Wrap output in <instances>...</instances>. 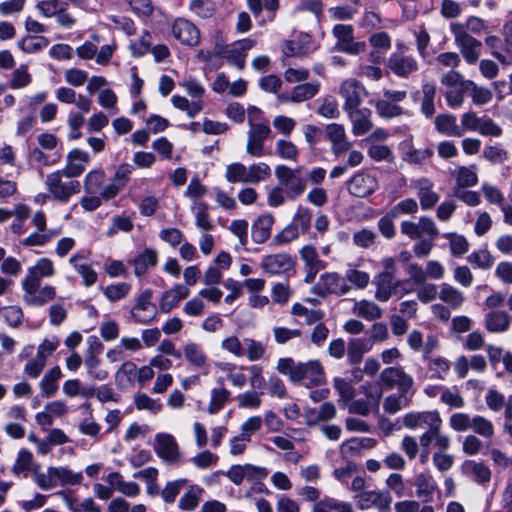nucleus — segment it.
<instances>
[{
	"label": "nucleus",
	"instance_id": "c756f323",
	"mask_svg": "<svg viewBox=\"0 0 512 512\" xmlns=\"http://www.w3.org/2000/svg\"><path fill=\"white\" fill-rule=\"evenodd\" d=\"M345 112L352 122V133L355 136L365 135L372 129L373 122L371 119L372 112L370 109L357 107Z\"/></svg>",
	"mask_w": 512,
	"mask_h": 512
},
{
	"label": "nucleus",
	"instance_id": "a19ab883",
	"mask_svg": "<svg viewBox=\"0 0 512 512\" xmlns=\"http://www.w3.org/2000/svg\"><path fill=\"white\" fill-rule=\"evenodd\" d=\"M463 472L479 484H486L491 479V471L483 463L467 460L462 464Z\"/></svg>",
	"mask_w": 512,
	"mask_h": 512
},
{
	"label": "nucleus",
	"instance_id": "680f3d73",
	"mask_svg": "<svg viewBox=\"0 0 512 512\" xmlns=\"http://www.w3.org/2000/svg\"><path fill=\"white\" fill-rule=\"evenodd\" d=\"M466 88L470 89L472 102L476 106H483L493 98V93L490 89L477 86L473 81H467Z\"/></svg>",
	"mask_w": 512,
	"mask_h": 512
},
{
	"label": "nucleus",
	"instance_id": "f257e3e1",
	"mask_svg": "<svg viewBox=\"0 0 512 512\" xmlns=\"http://www.w3.org/2000/svg\"><path fill=\"white\" fill-rule=\"evenodd\" d=\"M276 369L291 382H303L308 387L320 385L325 380L323 367L317 360L296 362L291 357L280 358Z\"/></svg>",
	"mask_w": 512,
	"mask_h": 512
},
{
	"label": "nucleus",
	"instance_id": "9b49d317",
	"mask_svg": "<svg viewBox=\"0 0 512 512\" xmlns=\"http://www.w3.org/2000/svg\"><path fill=\"white\" fill-rule=\"evenodd\" d=\"M339 95L343 99V110L349 111L360 107L368 92L360 81L355 78H347L339 86Z\"/></svg>",
	"mask_w": 512,
	"mask_h": 512
},
{
	"label": "nucleus",
	"instance_id": "2f4dec72",
	"mask_svg": "<svg viewBox=\"0 0 512 512\" xmlns=\"http://www.w3.org/2000/svg\"><path fill=\"white\" fill-rule=\"evenodd\" d=\"M215 367L219 372L225 374L226 379L237 388H243L247 383V377L243 373L244 366H237L231 362H216Z\"/></svg>",
	"mask_w": 512,
	"mask_h": 512
},
{
	"label": "nucleus",
	"instance_id": "4468645a",
	"mask_svg": "<svg viewBox=\"0 0 512 512\" xmlns=\"http://www.w3.org/2000/svg\"><path fill=\"white\" fill-rule=\"evenodd\" d=\"M332 33L337 39L335 49H337L338 51L350 55H357L363 52L366 48L365 42L354 41L353 28L351 25H335L332 30Z\"/></svg>",
	"mask_w": 512,
	"mask_h": 512
},
{
	"label": "nucleus",
	"instance_id": "4be33fe9",
	"mask_svg": "<svg viewBox=\"0 0 512 512\" xmlns=\"http://www.w3.org/2000/svg\"><path fill=\"white\" fill-rule=\"evenodd\" d=\"M55 272L54 262L50 258H39L33 266L27 269L21 284H41L42 278L53 277Z\"/></svg>",
	"mask_w": 512,
	"mask_h": 512
},
{
	"label": "nucleus",
	"instance_id": "473e14b6",
	"mask_svg": "<svg viewBox=\"0 0 512 512\" xmlns=\"http://www.w3.org/2000/svg\"><path fill=\"white\" fill-rule=\"evenodd\" d=\"M273 224L274 217L272 214L260 215L252 225V240L257 244L266 242L271 236Z\"/></svg>",
	"mask_w": 512,
	"mask_h": 512
},
{
	"label": "nucleus",
	"instance_id": "f8f14e48",
	"mask_svg": "<svg viewBox=\"0 0 512 512\" xmlns=\"http://www.w3.org/2000/svg\"><path fill=\"white\" fill-rule=\"evenodd\" d=\"M401 233L412 240L429 237L436 239L439 234L435 222L428 216H421L418 222L403 221L400 225Z\"/></svg>",
	"mask_w": 512,
	"mask_h": 512
},
{
	"label": "nucleus",
	"instance_id": "f3484780",
	"mask_svg": "<svg viewBox=\"0 0 512 512\" xmlns=\"http://www.w3.org/2000/svg\"><path fill=\"white\" fill-rule=\"evenodd\" d=\"M91 162L90 154L82 149L73 148L66 156L65 166L61 169L66 173V178L81 176Z\"/></svg>",
	"mask_w": 512,
	"mask_h": 512
},
{
	"label": "nucleus",
	"instance_id": "393cba45",
	"mask_svg": "<svg viewBox=\"0 0 512 512\" xmlns=\"http://www.w3.org/2000/svg\"><path fill=\"white\" fill-rule=\"evenodd\" d=\"M186 362L196 370H207L209 357L203 346L196 342H186L182 347V353Z\"/></svg>",
	"mask_w": 512,
	"mask_h": 512
},
{
	"label": "nucleus",
	"instance_id": "3c124183",
	"mask_svg": "<svg viewBox=\"0 0 512 512\" xmlns=\"http://www.w3.org/2000/svg\"><path fill=\"white\" fill-rule=\"evenodd\" d=\"M55 487L57 485H78L83 480L82 472H73L67 467H54Z\"/></svg>",
	"mask_w": 512,
	"mask_h": 512
},
{
	"label": "nucleus",
	"instance_id": "de8ad7c7",
	"mask_svg": "<svg viewBox=\"0 0 512 512\" xmlns=\"http://www.w3.org/2000/svg\"><path fill=\"white\" fill-rule=\"evenodd\" d=\"M172 105L186 113L189 118H194L204 109L203 100H192L191 102L184 96L173 95L171 97Z\"/></svg>",
	"mask_w": 512,
	"mask_h": 512
},
{
	"label": "nucleus",
	"instance_id": "72a5a7b5",
	"mask_svg": "<svg viewBox=\"0 0 512 512\" xmlns=\"http://www.w3.org/2000/svg\"><path fill=\"white\" fill-rule=\"evenodd\" d=\"M511 317L506 311L492 310L484 317L485 328L491 333H503L508 330Z\"/></svg>",
	"mask_w": 512,
	"mask_h": 512
},
{
	"label": "nucleus",
	"instance_id": "5701e85b",
	"mask_svg": "<svg viewBox=\"0 0 512 512\" xmlns=\"http://www.w3.org/2000/svg\"><path fill=\"white\" fill-rule=\"evenodd\" d=\"M412 187L416 190L422 210L432 209L439 201L440 196L434 191V183L425 177L412 181Z\"/></svg>",
	"mask_w": 512,
	"mask_h": 512
},
{
	"label": "nucleus",
	"instance_id": "20e7f679",
	"mask_svg": "<svg viewBox=\"0 0 512 512\" xmlns=\"http://www.w3.org/2000/svg\"><path fill=\"white\" fill-rule=\"evenodd\" d=\"M256 43L254 39L245 38L231 45H225L222 41L221 33H218L214 52L216 55L226 58L230 64L236 66L239 70H242L245 67L247 52L251 50Z\"/></svg>",
	"mask_w": 512,
	"mask_h": 512
},
{
	"label": "nucleus",
	"instance_id": "bf43d9fd",
	"mask_svg": "<svg viewBox=\"0 0 512 512\" xmlns=\"http://www.w3.org/2000/svg\"><path fill=\"white\" fill-rule=\"evenodd\" d=\"M333 386L339 395L338 403L340 406H347L352 401L355 395L353 386L341 377H336L333 381Z\"/></svg>",
	"mask_w": 512,
	"mask_h": 512
},
{
	"label": "nucleus",
	"instance_id": "bb28decb",
	"mask_svg": "<svg viewBox=\"0 0 512 512\" xmlns=\"http://www.w3.org/2000/svg\"><path fill=\"white\" fill-rule=\"evenodd\" d=\"M412 485L415 488L416 496L422 500V502L431 501L438 491L437 483L429 472L418 473Z\"/></svg>",
	"mask_w": 512,
	"mask_h": 512
},
{
	"label": "nucleus",
	"instance_id": "e2e57ef3",
	"mask_svg": "<svg viewBox=\"0 0 512 512\" xmlns=\"http://www.w3.org/2000/svg\"><path fill=\"white\" fill-rule=\"evenodd\" d=\"M428 371L433 379L443 380L450 370V362L443 357L428 358Z\"/></svg>",
	"mask_w": 512,
	"mask_h": 512
},
{
	"label": "nucleus",
	"instance_id": "7ed1b4c3",
	"mask_svg": "<svg viewBox=\"0 0 512 512\" xmlns=\"http://www.w3.org/2000/svg\"><path fill=\"white\" fill-rule=\"evenodd\" d=\"M44 185L50 196L63 204L81 191L80 182L74 178H66V173L61 169L47 174Z\"/></svg>",
	"mask_w": 512,
	"mask_h": 512
},
{
	"label": "nucleus",
	"instance_id": "aec40b11",
	"mask_svg": "<svg viewBox=\"0 0 512 512\" xmlns=\"http://www.w3.org/2000/svg\"><path fill=\"white\" fill-rule=\"evenodd\" d=\"M172 35L186 46L193 47L200 42L199 29L192 22L184 18H178L173 22Z\"/></svg>",
	"mask_w": 512,
	"mask_h": 512
},
{
	"label": "nucleus",
	"instance_id": "cd10ccee",
	"mask_svg": "<svg viewBox=\"0 0 512 512\" xmlns=\"http://www.w3.org/2000/svg\"><path fill=\"white\" fill-rule=\"evenodd\" d=\"M190 294V290L183 284H176L171 289L165 291L159 301L160 312L164 314L170 313L179 302L186 299Z\"/></svg>",
	"mask_w": 512,
	"mask_h": 512
},
{
	"label": "nucleus",
	"instance_id": "f03ea898",
	"mask_svg": "<svg viewBox=\"0 0 512 512\" xmlns=\"http://www.w3.org/2000/svg\"><path fill=\"white\" fill-rule=\"evenodd\" d=\"M271 177V168L267 163L258 162L244 165L234 162L226 166L225 179L229 183H243L256 185L267 181Z\"/></svg>",
	"mask_w": 512,
	"mask_h": 512
},
{
	"label": "nucleus",
	"instance_id": "8fccbe9b",
	"mask_svg": "<svg viewBox=\"0 0 512 512\" xmlns=\"http://www.w3.org/2000/svg\"><path fill=\"white\" fill-rule=\"evenodd\" d=\"M230 396L231 392L223 385L213 388L210 393V401L207 406V412L210 415L218 413L229 401Z\"/></svg>",
	"mask_w": 512,
	"mask_h": 512
},
{
	"label": "nucleus",
	"instance_id": "58836bf2",
	"mask_svg": "<svg viewBox=\"0 0 512 512\" xmlns=\"http://www.w3.org/2000/svg\"><path fill=\"white\" fill-rule=\"evenodd\" d=\"M246 4L254 17H259L263 11L266 12L268 21L275 19L276 13L280 6L279 0H246Z\"/></svg>",
	"mask_w": 512,
	"mask_h": 512
},
{
	"label": "nucleus",
	"instance_id": "c85d7f7f",
	"mask_svg": "<svg viewBox=\"0 0 512 512\" xmlns=\"http://www.w3.org/2000/svg\"><path fill=\"white\" fill-rule=\"evenodd\" d=\"M293 265L292 257L286 253L265 256L261 262L262 269L271 275L285 273L289 271Z\"/></svg>",
	"mask_w": 512,
	"mask_h": 512
},
{
	"label": "nucleus",
	"instance_id": "412c9836",
	"mask_svg": "<svg viewBox=\"0 0 512 512\" xmlns=\"http://www.w3.org/2000/svg\"><path fill=\"white\" fill-rule=\"evenodd\" d=\"M359 509L367 510L376 507L380 512L386 511L392 502V498L388 492L384 491H362L355 496Z\"/></svg>",
	"mask_w": 512,
	"mask_h": 512
},
{
	"label": "nucleus",
	"instance_id": "052dcab7",
	"mask_svg": "<svg viewBox=\"0 0 512 512\" xmlns=\"http://www.w3.org/2000/svg\"><path fill=\"white\" fill-rule=\"evenodd\" d=\"M131 288V284L126 282L110 284L103 288V294L110 302H117L125 299L129 295Z\"/></svg>",
	"mask_w": 512,
	"mask_h": 512
},
{
	"label": "nucleus",
	"instance_id": "09e8293b",
	"mask_svg": "<svg viewBox=\"0 0 512 512\" xmlns=\"http://www.w3.org/2000/svg\"><path fill=\"white\" fill-rule=\"evenodd\" d=\"M105 172L102 168L90 170L83 179V189L87 194H96L105 187Z\"/></svg>",
	"mask_w": 512,
	"mask_h": 512
},
{
	"label": "nucleus",
	"instance_id": "a18cd8bd",
	"mask_svg": "<svg viewBox=\"0 0 512 512\" xmlns=\"http://www.w3.org/2000/svg\"><path fill=\"white\" fill-rule=\"evenodd\" d=\"M393 277L377 274L374 276L372 283L375 285V299L380 302H387L392 296L394 290Z\"/></svg>",
	"mask_w": 512,
	"mask_h": 512
},
{
	"label": "nucleus",
	"instance_id": "0e129e2a",
	"mask_svg": "<svg viewBox=\"0 0 512 512\" xmlns=\"http://www.w3.org/2000/svg\"><path fill=\"white\" fill-rule=\"evenodd\" d=\"M408 393L392 394L387 396L383 402V409L385 412L389 414H395L399 412L402 408H405L409 405V399L407 397Z\"/></svg>",
	"mask_w": 512,
	"mask_h": 512
},
{
	"label": "nucleus",
	"instance_id": "338daca9",
	"mask_svg": "<svg viewBox=\"0 0 512 512\" xmlns=\"http://www.w3.org/2000/svg\"><path fill=\"white\" fill-rule=\"evenodd\" d=\"M190 461L196 468L205 470L215 467L218 464L219 457L206 449L195 454Z\"/></svg>",
	"mask_w": 512,
	"mask_h": 512
},
{
	"label": "nucleus",
	"instance_id": "9d476101",
	"mask_svg": "<svg viewBox=\"0 0 512 512\" xmlns=\"http://www.w3.org/2000/svg\"><path fill=\"white\" fill-rule=\"evenodd\" d=\"M302 168L292 169L286 165H278L275 168V176L280 186L285 187L290 198L300 196L306 189V181L301 177Z\"/></svg>",
	"mask_w": 512,
	"mask_h": 512
},
{
	"label": "nucleus",
	"instance_id": "a878e982",
	"mask_svg": "<svg viewBox=\"0 0 512 512\" xmlns=\"http://www.w3.org/2000/svg\"><path fill=\"white\" fill-rule=\"evenodd\" d=\"M387 67L398 77L408 78L418 70V62L413 56L392 53L388 58Z\"/></svg>",
	"mask_w": 512,
	"mask_h": 512
},
{
	"label": "nucleus",
	"instance_id": "0eeeda50",
	"mask_svg": "<svg viewBox=\"0 0 512 512\" xmlns=\"http://www.w3.org/2000/svg\"><path fill=\"white\" fill-rule=\"evenodd\" d=\"M313 293L325 297L335 295L337 297L345 296L350 293V286L347 285L345 275L338 272H325L313 287Z\"/></svg>",
	"mask_w": 512,
	"mask_h": 512
},
{
	"label": "nucleus",
	"instance_id": "4d7b16f0",
	"mask_svg": "<svg viewBox=\"0 0 512 512\" xmlns=\"http://www.w3.org/2000/svg\"><path fill=\"white\" fill-rule=\"evenodd\" d=\"M275 152L278 157L283 160L296 162L299 157L298 147L286 139H279L275 143Z\"/></svg>",
	"mask_w": 512,
	"mask_h": 512
},
{
	"label": "nucleus",
	"instance_id": "ea45409f",
	"mask_svg": "<svg viewBox=\"0 0 512 512\" xmlns=\"http://www.w3.org/2000/svg\"><path fill=\"white\" fill-rule=\"evenodd\" d=\"M300 257L310 269L312 278H315L316 274L327 266V263L319 258L317 249L313 245H304L300 250Z\"/></svg>",
	"mask_w": 512,
	"mask_h": 512
},
{
	"label": "nucleus",
	"instance_id": "69168bd1",
	"mask_svg": "<svg viewBox=\"0 0 512 512\" xmlns=\"http://www.w3.org/2000/svg\"><path fill=\"white\" fill-rule=\"evenodd\" d=\"M49 45V40L43 36H27L18 42L19 48L25 53H36Z\"/></svg>",
	"mask_w": 512,
	"mask_h": 512
},
{
	"label": "nucleus",
	"instance_id": "39448f33",
	"mask_svg": "<svg viewBox=\"0 0 512 512\" xmlns=\"http://www.w3.org/2000/svg\"><path fill=\"white\" fill-rule=\"evenodd\" d=\"M450 31L454 36L455 45L466 62L469 64L476 63L481 54L482 43L465 31L463 23H451Z\"/></svg>",
	"mask_w": 512,
	"mask_h": 512
},
{
	"label": "nucleus",
	"instance_id": "5fc2aeb1",
	"mask_svg": "<svg viewBox=\"0 0 512 512\" xmlns=\"http://www.w3.org/2000/svg\"><path fill=\"white\" fill-rule=\"evenodd\" d=\"M204 490L198 485H191L179 500V508L182 511L194 510L201 499Z\"/></svg>",
	"mask_w": 512,
	"mask_h": 512
},
{
	"label": "nucleus",
	"instance_id": "37998d69",
	"mask_svg": "<svg viewBox=\"0 0 512 512\" xmlns=\"http://www.w3.org/2000/svg\"><path fill=\"white\" fill-rule=\"evenodd\" d=\"M352 313L367 321H374L382 317V309L375 302L366 299L355 301Z\"/></svg>",
	"mask_w": 512,
	"mask_h": 512
},
{
	"label": "nucleus",
	"instance_id": "423d86ee",
	"mask_svg": "<svg viewBox=\"0 0 512 512\" xmlns=\"http://www.w3.org/2000/svg\"><path fill=\"white\" fill-rule=\"evenodd\" d=\"M31 223L36 228V231L23 239L22 245L26 247L44 246L62 233L61 228L48 229L46 214L42 210L36 211L33 214Z\"/></svg>",
	"mask_w": 512,
	"mask_h": 512
},
{
	"label": "nucleus",
	"instance_id": "dca6fc26",
	"mask_svg": "<svg viewBox=\"0 0 512 512\" xmlns=\"http://www.w3.org/2000/svg\"><path fill=\"white\" fill-rule=\"evenodd\" d=\"M380 382L391 389L397 386L401 393H409L413 387L414 380L401 367H387L380 373Z\"/></svg>",
	"mask_w": 512,
	"mask_h": 512
},
{
	"label": "nucleus",
	"instance_id": "4c0bfd02",
	"mask_svg": "<svg viewBox=\"0 0 512 512\" xmlns=\"http://www.w3.org/2000/svg\"><path fill=\"white\" fill-rule=\"evenodd\" d=\"M372 340L366 337L351 339L348 343L347 357L350 364H359L363 355L372 350Z\"/></svg>",
	"mask_w": 512,
	"mask_h": 512
},
{
	"label": "nucleus",
	"instance_id": "49530a36",
	"mask_svg": "<svg viewBox=\"0 0 512 512\" xmlns=\"http://www.w3.org/2000/svg\"><path fill=\"white\" fill-rule=\"evenodd\" d=\"M84 366L88 375L98 381H104L108 378L109 372L101 368V359L93 352L88 351L84 358Z\"/></svg>",
	"mask_w": 512,
	"mask_h": 512
},
{
	"label": "nucleus",
	"instance_id": "79ce46f5",
	"mask_svg": "<svg viewBox=\"0 0 512 512\" xmlns=\"http://www.w3.org/2000/svg\"><path fill=\"white\" fill-rule=\"evenodd\" d=\"M438 298L447 304L450 308L457 310L465 301L462 291L448 283H442L439 286Z\"/></svg>",
	"mask_w": 512,
	"mask_h": 512
},
{
	"label": "nucleus",
	"instance_id": "1a4fd4ad",
	"mask_svg": "<svg viewBox=\"0 0 512 512\" xmlns=\"http://www.w3.org/2000/svg\"><path fill=\"white\" fill-rule=\"evenodd\" d=\"M157 307L152 302V291L143 290L134 300L130 311L131 321L136 324H149L157 318Z\"/></svg>",
	"mask_w": 512,
	"mask_h": 512
},
{
	"label": "nucleus",
	"instance_id": "2eb2a0df",
	"mask_svg": "<svg viewBox=\"0 0 512 512\" xmlns=\"http://www.w3.org/2000/svg\"><path fill=\"white\" fill-rule=\"evenodd\" d=\"M23 301L32 307H41L56 297V289L51 285L21 284Z\"/></svg>",
	"mask_w": 512,
	"mask_h": 512
},
{
	"label": "nucleus",
	"instance_id": "13d9d810",
	"mask_svg": "<svg viewBox=\"0 0 512 512\" xmlns=\"http://www.w3.org/2000/svg\"><path fill=\"white\" fill-rule=\"evenodd\" d=\"M266 354L265 345L253 338H244V357L250 362L259 361L264 358Z\"/></svg>",
	"mask_w": 512,
	"mask_h": 512
},
{
	"label": "nucleus",
	"instance_id": "c03bdc74",
	"mask_svg": "<svg viewBox=\"0 0 512 512\" xmlns=\"http://www.w3.org/2000/svg\"><path fill=\"white\" fill-rule=\"evenodd\" d=\"M191 211L195 218V225L203 232H208L214 228L213 220L208 213V206L201 201H194L191 205Z\"/></svg>",
	"mask_w": 512,
	"mask_h": 512
},
{
	"label": "nucleus",
	"instance_id": "6e6d98bb",
	"mask_svg": "<svg viewBox=\"0 0 512 512\" xmlns=\"http://www.w3.org/2000/svg\"><path fill=\"white\" fill-rule=\"evenodd\" d=\"M320 89L319 82H310L296 85L292 89V102L299 103L313 98Z\"/></svg>",
	"mask_w": 512,
	"mask_h": 512
},
{
	"label": "nucleus",
	"instance_id": "603ef678",
	"mask_svg": "<svg viewBox=\"0 0 512 512\" xmlns=\"http://www.w3.org/2000/svg\"><path fill=\"white\" fill-rule=\"evenodd\" d=\"M137 374V366L132 361H125L115 374L116 383L121 387L132 386Z\"/></svg>",
	"mask_w": 512,
	"mask_h": 512
},
{
	"label": "nucleus",
	"instance_id": "864d4df0",
	"mask_svg": "<svg viewBox=\"0 0 512 512\" xmlns=\"http://www.w3.org/2000/svg\"><path fill=\"white\" fill-rule=\"evenodd\" d=\"M456 186L461 189L473 187L478 182L476 166H460L455 171Z\"/></svg>",
	"mask_w": 512,
	"mask_h": 512
},
{
	"label": "nucleus",
	"instance_id": "e433bc0d",
	"mask_svg": "<svg viewBox=\"0 0 512 512\" xmlns=\"http://www.w3.org/2000/svg\"><path fill=\"white\" fill-rule=\"evenodd\" d=\"M435 129L442 135L448 137H462V129L457 124V119L449 113L439 114L434 120Z\"/></svg>",
	"mask_w": 512,
	"mask_h": 512
},
{
	"label": "nucleus",
	"instance_id": "774afa93",
	"mask_svg": "<svg viewBox=\"0 0 512 512\" xmlns=\"http://www.w3.org/2000/svg\"><path fill=\"white\" fill-rule=\"evenodd\" d=\"M189 9L197 17L207 19L214 15L216 6L211 0H191Z\"/></svg>",
	"mask_w": 512,
	"mask_h": 512
},
{
	"label": "nucleus",
	"instance_id": "b1692460",
	"mask_svg": "<svg viewBox=\"0 0 512 512\" xmlns=\"http://www.w3.org/2000/svg\"><path fill=\"white\" fill-rule=\"evenodd\" d=\"M68 263L82 278V284L85 287L93 286L98 280V274L88 261V258L82 253H75L69 259Z\"/></svg>",
	"mask_w": 512,
	"mask_h": 512
},
{
	"label": "nucleus",
	"instance_id": "f704fd0d",
	"mask_svg": "<svg viewBox=\"0 0 512 512\" xmlns=\"http://www.w3.org/2000/svg\"><path fill=\"white\" fill-rule=\"evenodd\" d=\"M158 262V252L152 248H145L132 261L134 274L138 277L144 275L149 269L155 267Z\"/></svg>",
	"mask_w": 512,
	"mask_h": 512
},
{
	"label": "nucleus",
	"instance_id": "6ab92c4d",
	"mask_svg": "<svg viewBox=\"0 0 512 512\" xmlns=\"http://www.w3.org/2000/svg\"><path fill=\"white\" fill-rule=\"evenodd\" d=\"M133 173V166L127 163L119 165L111 179L103 188L104 201H110L117 197L120 191L128 184Z\"/></svg>",
	"mask_w": 512,
	"mask_h": 512
},
{
	"label": "nucleus",
	"instance_id": "6e6552de",
	"mask_svg": "<svg viewBox=\"0 0 512 512\" xmlns=\"http://www.w3.org/2000/svg\"><path fill=\"white\" fill-rule=\"evenodd\" d=\"M154 451L156 455L169 465H179L183 453L175 437L166 432L157 433L154 437Z\"/></svg>",
	"mask_w": 512,
	"mask_h": 512
},
{
	"label": "nucleus",
	"instance_id": "a211bd4d",
	"mask_svg": "<svg viewBox=\"0 0 512 512\" xmlns=\"http://www.w3.org/2000/svg\"><path fill=\"white\" fill-rule=\"evenodd\" d=\"M403 424L409 429H433L442 426V419L438 411L411 412L405 415Z\"/></svg>",
	"mask_w": 512,
	"mask_h": 512
},
{
	"label": "nucleus",
	"instance_id": "c9c22d12",
	"mask_svg": "<svg viewBox=\"0 0 512 512\" xmlns=\"http://www.w3.org/2000/svg\"><path fill=\"white\" fill-rule=\"evenodd\" d=\"M62 377L59 366H53L42 377L39 382L40 394L44 398L53 397L58 391V381Z\"/></svg>",
	"mask_w": 512,
	"mask_h": 512
},
{
	"label": "nucleus",
	"instance_id": "7c9ffc66",
	"mask_svg": "<svg viewBox=\"0 0 512 512\" xmlns=\"http://www.w3.org/2000/svg\"><path fill=\"white\" fill-rule=\"evenodd\" d=\"M359 263H348L344 272L346 283L350 286V292L353 289L364 290L371 282L369 272L361 270Z\"/></svg>",
	"mask_w": 512,
	"mask_h": 512
},
{
	"label": "nucleus",
	"instance_id": "ddd939ff",
	"mask_svg": "<svg viewBox=\"0 0 512 512\" xmlns=\"http://www.w3.org/2000/svg\"><path fill=\"white\" fill-rule=\"evenodd\" d=\"M379 188L377 178L367 172H356L347 182L348 192L358 198H366Z\"/></svg>",
	"mask_w": 512,
	"mask_h": 512
}]
</instances>
